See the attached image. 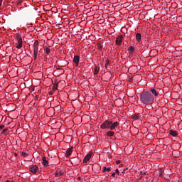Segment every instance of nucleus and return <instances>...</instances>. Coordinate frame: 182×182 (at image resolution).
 I'll return each instance as SVG.
<instances>
[{"mask_svg":"<svg viewBox=\"0 0 182 182\" xmlns=\"http://www.w3.org/2000/svg\"><path fill=\"white\" fill-rule=\"evenodd\" d=\"M140 101L144 105H153L154 103V96L149 91H144L140 95Z\"/></svg>","mask_w":182,"mask_h":182,"instance_id":"1","label":"nucleus"},{"mask_svg":"<svg viewBox=\"0 0 182 182\" xmlns=\"http://www.w3.org/2000/svg\"><path fill=\"white\" fill-rule=\"evenodd\" d=\"M16 38L17 39V43H16V49H21V48H22V37L21 36V35H19V33H16Z\"/></svg>","mask_w":182,"mask_h":182,"instance_id":"2","label":"nucleus"},{"mask_svg":"<svg viewBox=\"0 0 182 182\" xmlns=\"http://www.w3.org/2000/svg\"><path fill=\"white\" fill-rule=\"evenodd\" d=\"M112 124H113V122L106 120L101 124L100 129H102L103 130H105V129H110Z\"/></svg>","mask_w":182,"mask_h":182,"instance_id":"3","label":"nucleus"},{"mask_svg":"<svg viewBox=\"0 0 182 182\" xmlns=\"http://www.w3.org/2000/svg\"><path fill=\"white\" fill-rule=\"evenodd\" d=\"M149 92H151V95H154V96H155V97H157V96H159L160 89L152 87L150 89Z\"/></svg>","mask_w":182,"mask_h":182,"instance_id":"4","label":"nucleus"},{"mask_svg":"<svg viewBox=\"0 0 182 182\" xmlns=\"http://www.w3.org/2000/svg\"><path fill=\"white\" fill-rule=\"evenodd\" d=\"M93 154V152L90 151L89 152L84 158L82 163H87L90 160L92 155Z\"/></svg>","mask_w":182,"mask_h":182,"instance_id":"5","label":"nucleus"},{"mask_svg":"<svg viewBox=\"0 0 182 182\" xmlns=\"http://www.w3.org/2000/svg\"><path fill=\"white\" fill-rule=\"evenodd\" d=\"M115 42L118 46L122 45V42H123V35L118 36Z\"/></svg>","mask_w":182,"mask_h":182,"instance_id":"6","label":"nucleus"},{"mask_svg":"<svg viewBox=\"0 0 182 182\" xmlns=\"http://www.w3.org/2000/svg\"><path fill=\"white\" fill-rule=\"evenodd\" d=\"M38 166L36 165H34V166L30 167V171L33 174H36V172L38 171Z\"/></svg>","mask_w":182,"mask_h":182,"instance_id":"7","label":"nucleus"},{"mask_svg":"<svg viewBox=\"0 0 182 182\" xmlns=\"http://www.w3.org/2000/svg\"><path fill=\"white\" fill-rule=\"evenodd\" d=\"M80 59V58L79 57V55L74 56L73 62L76 65V66H78Z\"/></svg>","mask_w":182,"mask_h":182,"instance_id":"8","label":"nucleus"},{"mask_svg":"<svg viewBox=\"0 0 182 182\" xmlns=\"http://www.w3.org/2000/svg\"><path fill=\"white\" fill-rule=\"evenodd\" d=\"M117 124H119V122H115L113 124H112L111 125H109L110 130H114V129H116V127H117Z\"/></svg>","mask_w":182,"mask_h":182,"instance_id":"9","label":"nucleus"},{"mask_svg":"<svg viewBox=\"0 0 182 182\" xmlns=\"http://www.w3.org/2000/svg\"><path fill=\"white\" fill-rule=\"evenodd\" d=\"M73 151V148L68 149L65 153V157H69V156L72 154Z\"/></svg>","mask_w":182,"mask_h":182,"instance_id":"10","label":"nucleus"},{"mask_svg":"<svg viewBox=\"0 0 182 182\" xmlns=\"http://www.w3.org/2000/svg\"><path fill=\"white\" fill-rule=\"evenodd\" d=\"M134 53V47L133 46H129L128 48V53H129V55H132V53Z\"/></svg>","mask_w":182,"mask_h":182,"instance_id":"11","label":"nucleus"},{"mask_svg":"<svg viewBox=\"0 0 182 182\" xmlns=\"http://www.w3.org/2000/svg\"><path fill=\"white\" fill-rule=\"evenodd\" d=\"M136 40L140 43V41H141V34L140 33H138L136 34Z\"/></svg>","mask_w":182,"mask_h":182,"instance_id":"12","label":"nucleus"},{"mask_svg":"<svg viewBox=\"0 0 182 182\" xmlns=\"http://www.w3.org/2000/svg\"><path fill=\"white\" fill-rule=\"evenodd\" d=\"M43 166H49V161L46 160V157L45 156L43 157Z\"/></svg>","mask_w":182,"mask_h":182,"instance_id":"13","label":"nucleus"},{"mask_svg":"<svg viewBox=\"0 0 182 182\" xmlns=\"http://www.w3.org/2000/svg\"><path fill=\"white\" fill-rule=\"evenodd\" d=\"M106 171L107 173H109V171H112V168H107L106 166L103 167V170H102V173H106Z\"/></svg>","mask_w":182,"mask_h":182,"instance_id":"14","label":"nucleus"},{"mask_svg":"<svg viewBox=\"0 0 182 182\" xmlns=\"http://www.w3.org/2000/svg\"><path fill=\"white\" fill-rule=\"evenodd\" d=\"M56 90H58V82L55 80V83L53 84V91L56 92Z\"/></svg>","mask_w":182,"mask_h":182,"instance_id":"15","label":"nucleus"},{"mask_svg":"<svg viewBox=\"0 0 182 182\" xmlns=\"http://www.w3.org/2000/svg\"><path fill=\"white\" fill-rule=\"evenodd\" d=\"M107 136L108 137H112V136H114V132L109 131L108 132H107Z\"/></svg>","mask_w":182,"mask_h":182,"instance_id":"16","label":"nucleus"},{"mask_svg":"<svg viewBox=\"0 0 182 182\" xmlns=\"http://www.w3.org/2000/svg\"><path fill=\"white\" fill-rule=\"evenodd\" d=\"M169 134L173 137H176L177 136V132L176 131L171 130Z\"/></svg>","mask_w":182,"mask_h":182,"instance_id":"17","label":"nucleus"},{"mask_svg":"<svg viewBox=\"0 0 182 182\" xmlns=\"http://www.w3.org/2000/svg\"><path fill=\"white\" fill-rule=\"evenodd\" d=\"M139 117H140V115L139 114H134V115L132 117V119L134 120H139Z\"/></svg>","mask_w":182,"mask_h":182,"instance_id":"18","label":"nucleus"},{"mask_svg":"<svg viewBox=\"0 0 182 182\" xmlns=\"http://www.w3.org/2000/svg\"><path fill=\"white\" fill-rule=\"evenodd\" d=\"M45 52L47 53V55H49L50 53V48L49 47H46L45 49H44Z\"/></svg>","mask_w":182,"mask_h":182,"instance_id":"19","label":"nucleus"},{"mask_svg":"<svg viewBox=\"0 0 182 182\" xmlns=\"http://www.w3.org/2000/svg\"><path fill=\"white\" fill-rule=\"evenodd\" d=\"M99 67L96 66L95 67V71H94V75H97V73H99Z\"/></svg>","mask_w":182,"mask_h":182,"instance_id":"20","label":"nucleus"},{"mask_svg":"<svg viewBox=\"0 0 182 182\" xmlns=\"http://www.w3.org/2000/svg\"><path fill=\"white\" fill-rule=\"evenodd\" d=\"M34 59L36 60V58H38V50H33Z\"/></svg>","mask_w":182,"mask_h":182,"instance_id":"21","label":"nucleus"},{"mask_svg":"<svg viewBox=\"0 0 182 182\" xmlns=\"http://www.w3.org/2000/svg\"><path fill=\"white\" fill-rule=\"evenodd\" d=\"M97 49H100V50H103V46H102V44H100L99 43L97 44Z\"/></svg>","mask_w":182,"mask_h":182,"instance_id":"22","label":"nucleus"},{"mask_svg":"<svg viewBox=\"0 0 182 182\" xmlns=\"http://www.w3.org/2000/svg\"><path fill=\"white\" fill-rule=\"evenodd\" d=\"M21 154L23 157H26V156H28V154H26V152H22Z\"/></svg>","mask_w":182,"mask_h":182,"instance_id":"23","label":"nucleus"},{"mask_svg":"<svg viewBox=\"0 0 182 182\" xmlns=\"http://www.w3.org/2000/svg\"><path fill=\"white\" fill-rule=\"evenodd\" d=\"M38 45H39V43L38 42V41H36L34 42V46H38Z\"/></svg>","mask_w":182,"mask_h":182,"instance_id":"24","label":"nucleus"},{"mask_svg":"<svg viewBox=\"0 0 182 182\" xmlns=\"http://www.w3.org/2000/svg\"><path fill=\"white\" fill-rule=\"evenodd\" d=\"M6 132H8V129H3V131H2V134H5V133H6Z\"/></svg>","mask_w":182,"mask_h":182,"instance_id":"25","label":"nucleus"},{"mask_svg":"<svg viewBox=\"0 0 182 182\" xmlns=\"http://www.w3.org/2000/svg\"><path fill=\"white\" fill-rule=\"evenodd\" d=\"M58 176H63V171H58Z\"/></svg>","mask_w":182,"mask_h":182,"instance_id":"26","label":"nucleus"},{"mask_svg":"<svg viewBox=\"0 0 182 182\" xmlns=\"http://www.w3.org/2000/svg\"><path fill=\"white\" fill-rule=\"evenodd\" d=\"M109 60H107L105 63V68H107V65H109Z\"/></svg>","mask_w":182,"mask_h":182,"instance_id":"27","label":"nucleus"},{"mask_svg":"<svg viewBox=\"0 0 182 182\" xmlns=\"http://www.w3.org/2000/svg\"><path fill=\"white\" fill-rule=\"evenodd\" d=\"M114 173H115V174H119L120 173V172L119 171V169H116L115 172H114Z\"/></svg>","mask_w":182,"mask_h":182,"instance_id":"28","label":"nucleus"},{"mask_svg":"<svg viewBox=\"0 0 182 182\" xmlns=\"http://www.w3.org/2000/svg\"><path fill=\"white\" fill-rule=\"evenodd\" d=\"M33 50H38V46H33Z\"/></svg>","mask_w":182,"mask_h":182,"instance_id":"29","label":"nucleus"},{"mask_svg":"<svg viewBox=\"0 0 182 182\" xmlns=\"http://www.w3.org/2000/svg\"><path fill=\"white\" fill-rule=\"evenodd\" d=\"M53 91H50L49 92H48V95H53Z\"/></svg>","mask_w":182,"mask_h":182,"instance_id":"30","label":"nucleus"},{"mask_svg":"<svg viewBox=\"0 0 182 182\" xmlns=\"http://www.w3.org/2000/svg\"><path fill=\"white\" fill-rule=\"evenodd\" d=\"M4 127H5V125H0V130H2V129H4Z\"/></svg>","mask_w":182,"mask_h":182,"instance_id":"31","label":"nucleus"},{"mask_svg":"<svg viewBox=\"0 0 182 182\" xmlns=\"http://www.w3.org/2000/svg\"><path fill=\"white\" fill-rule=\"evenodd\" d=\"M55 177H58V176H59L58 171L55 173Z\"/></svg>","mask_w":182,"mask_h":182,"instance_id":"32","label":"nucleus"},{"mask_svg":"<svg viewBox=\"0 0 182 182\" xmlns=\"http://www.w3.org/2000/svg\"><path fill=\"white\" fill-rule=\"evenodd\" d=\"M114 176H116V173H112V177H114Z\"/></svg>","mask_w":182,"mask_h":182,"instance_id":"33","label":"nucleus"},{"mask_svg":"<svg viewBox=\"0 0 182 182\" xmlns=\"http://www.w3.org/2000/svg\"><path fill=\"white\" fill-rule=\"evenodd\" d=\"M116 163H117V164H120V161L118 160L116 161Z\"/></svg>","mask_w":182,"mask_h":182,"instance_id":"34","label":"nucleus"},{"mask_svg":"<svg viewBox=\"0 0 182 182\" xmlns=\"http://www.w3.org/2000/svg\"><path fill=\"white\" fill-rule=\"evenodd\" d=\"M2 5V0H0V6Z\"/></svg>","mask_w":182,"mask_h":182,"instance_id":"35","label":"nucleus"},{"mask_svg":"<svg viewBox=\"0 0 182 182\" xmlns=\"http://www.w3.org/2000/svg\"><path fill=\"white\" fill-rule=\"evenodd\" d=\"M5 182H11V181H9V180H7V181H6Z\"/></svg>","mask_w":182,"mask_h":182,"instance_id":"36","label":"nucleus"},{"mask_svg":"<svg viewBox=\"0 0 182 182\" xmlns=\"http://www.w3.org/2000/svg\"><path fill=\"white\" fill-rule=\"evenodd\" d=\"M38 97H39L38 95L36 96V99H38Z\"/></svg>","mask_w":182,"mask_h":182,"instance_id":"37","label":"nucleus"},{"mask_svg":"<svg viewBox=\"0 0 182 182\" xmlns=\"http://www.w3.org/2000/svg\"><path fill=\"white\" fill-rule=\"evenodd\" d=\"M15 156H18V154L16 153V154H15Z\"/></svg>","mask_w":182,"mask_h":182,"instance_id":"38","label":"nucleus"}]
</instances>
